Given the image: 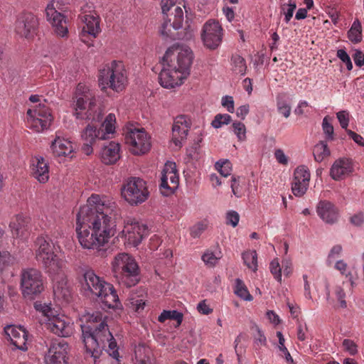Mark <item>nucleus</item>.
I'll return each instance as SVG.
<instances>
[{"mask_svg":"<svg viewBox=\"0 0 364 364\" xmlns=\"http://www.w3.org/2000/svg\"><path fill=\"white\" fill-rule=\"evenodd\" d=\"M21 289L24 296H36L44 290L42 274L33 268L25 269L21 273Z\"/></svg>","mask_w":364,"mask_h":364,"instance_id":"4468645a","label":"nucleus"},{"mask_svg":"<svg viewBox=\"0 0 364 364\" xmlns=\"http://www.w3.org/2000/svg\"><path fill=\"white\" fill-rule=\"evenodd\" d=\"M127 82V71L122 61L113 60L99 70L98 85L102 91L109 88L117 92H122Z\"/></svg>","mask_w":364,"mask_h":364,"instance_id":"0eeeda50","label":"nucleus"},{"mask_svg":"<svg viewBox=\"0 0 364 364\" xmlns=\"http://www.w3.org/2000/svg\"><path fill=\"white\" fill-rule=\"evenodd\" d=\"M316 213L326 223L333 224L338 221L339 211L338 208L328 200L320 201L316 207Z\"/></svg>","mask_w":364,"mask_h":364,"instance_id":"c85d7f7f","label":"nucleus"},{"mask_svg":"<svg viewBox=\"0 0 364 364\" xmlns=\"http://www.w3.org/2000/svg\"><path fill=\"white\" fill-rule=\"evenodd\" d=\"M222 256V252L220 250L214 252L208 250L203 254L201 259L208 267H213L218 264Z\"/></svg>","mask_w":364,"mask_h":364,"instance_id":"4c0bfd02","label":"nucleus"},{"mask_svg":"<svg viewBox=\"0 0 364 364\" xmlns=\"http://www.w3.org/2000/svg\"><path fill=\"white\" fill-rule=\"evenodd\" d=\"M330 150L326 142L321 141L315 145L314 149V159L318 162H321L330 156Z\"/></svg>","mask_w":364,"mask_h":364,"instance_id":"ea45409f","label":"nucleus"},{"mask_svg":"<svg viewBox=\"0 0 364 364\" xmlns=\"http://www.w3.org/2000/svg\"><path fill=\"white\" fill-rule=\"evenodd\" d=\"M67 6L62 0H52L46 8V20L53 32L59 37H65L68 33V18L65 13Z\"/></svg>","mask_w":364,"mask_h":364,"instance_id":"9b49d317","label":"nucleus"},{"mask_svg":"<svg viewBox=\"0 0 364 364\" xmlns=\"http://www.w3.org/2000/svg\"><path fill=\"white\" fill-rule=\"evenodd\" d=\"M4 331L11 344L17 349L26 350L28 333L21 326L9 325L4 328Z\"/></svg>","mask_w":364,"mask_h":364,"instance_id":"a878e982","label":"nucleus"},{"mask_svg":"<svg viewBox=\"0 0 364 364\" xmlns=\"http://www.w3.org/2000/svg\"><path fill=\"white\" fill-rule=\"evenodd\" d=\"M349 40L353 43H360L362 41V27L359 20L356 19L353 21L350 30L348 32Z\"/></svg>","mask_w":364,"mask_h":364,"instance_id":"a19ab883","label":"nucleus"},{"mask_svg":"<svg viewBox=\"0 0 364 364\" xmlns=\"http://www.w3.org/2000/svg\"><path fill=\"white\" fill-rule=\"evenodd\" d=\"M121 195L129 205H138L148 199L149 191L144 180L138 177H130L123 183Z\"/></svg>","mask_w":364,"mask_h":364,"instance_id":"f8f14e48","label":"nucleus"},{"mask_svg":"<svg viewBox=\"0 0 364 364\" xmlns=\"http://www.w3.org/2000/svg\"><path fill=\"white\" fill-rule=\"evenodd\" d=\"M82 289L88 296H95L108 309H121L122 304L114 286L97 276L92 269L83 274Z\"/></svg>","mask_w":364,"mask_h":364,"instance_id":"7ed1b4c3","label":"nucleus"},{"mask_svg":"<svg viewBox=\"0 0 364 364\" xmlns=\"http://www.w3.org/2000/svg\"><path fill=\"white\" fill-rule=\"evenodd\" d=\"M30 170L31 176L40 183H46L50 178L48 162L41 156H34L31 159Z\"/></svg>","mask_w":364,"mask_h":364,"instance_id":"b1692460","label":"nucleus"},{"mask_svg":"<svg viewBox=\"0 0 364 364\" xmlns=\"http://www.w3.org/2000/svg\"><path fill=\"white\" fill-rule=\"evenodd\" d=\"M130 308L136 312H141L144 309L146 301L141 296L132 294L129 297Z\"/></svg>","mask_w":364,"mask_h":364,"instance_id":"de8ad7c7","label":"nucleus"},{"mask_svg":"<svg viewBox=\"0 0 364 364\" xmlns=\"http://www.w3.org/2000/svg\"><path fill=\"white\" fill-rule=\"evenodd\" d=\"M81 325H91L94 328L100 323V322H106L105 316H103L100 311H93L92 313L87 312L80 317Z\"/></svg>","mask_w":364,"mask_h":364,"instance_id":"473e14b6","label":"nucleus"},{"mask_svg":"<svg viewBox=\"0 0 364 364\" xmlns=\"http://www.w3.org/2000/svg\"><path fill=\"white\" fill-rule=\"evenodd\" d=\"M125 140L133 154H144L151 149V136L143 128L129 129Z\"/></svg>","mask_w":364,"mask_h":364,"instance_id":"dca6fc26","label":"nucleus"},{"mask_svg":"<svg viewBox=\"0 0 364 364\" xmlns=\"http://www.w3.org/2000/svg\"><path fill=\"white\" fill-rule=\"evenodd\" d=\"M50 149L54 156L65 159H73L75 151L73 142L62 136L55 138L51 143Z\"/></svg>","mask_w":364,"mask_h":364,"instance_id":"393cba45","label":"nucleus"},{"mask_svg":"<svg viewBox=\"0 0 364 364\" xmlns=\"http://www.w3.org/2000/svg\"><path fill=\"white\" fill-rule=\"evenodd\" d=\"M337 57L346 64V68L348 70L353 69V64L349 55L343 49H339L337 51Z\"/></svg>","mask_w":364,"mask_h":364,"instance_id":"bf43d9fd","label":"nucleus"},{"mask_svg":"<svg viewBox=\"0 0 364 364\" xmlns=\"http://www.w3.org/2000/svg\"><path fill=\"white\" fill-rule=\"evenodd\" d=\"M206 228V225L203 223H198L194 225L191 230V235L193 238H198L204 232Z\"/></svg>","mask_w":364,"mask_h":364,"instance_id":"774afa93","label":"nucleus"},{"mask_svg":"<svg viewBox=\"0 0 364 364\" xmlns=\"http://www.w3.org/2000/svg\"><path fill=\"white\" fill-rule=\"evenodd\" d=\"M99 129H101L102 136L105 140L112 139L116 130V117L114 114H107Z\"/></svg>","mask_w":364,"mask_h":364,"instance_id":"2f4dec72","label":"nucleus"},{"mask_svg":"<svg viewBox=\"0 0 364 364\" xmlns=\"http://www.w3.org/2000/svg\"><path fill=\"white\" fill-rule=\"evenodd\" d=\"M105 342L108 343L109 350H107V353L109 354V356L113 359H115L116 360H118L119 352L117 343L114 337L112 336V339L106 340Z\"/></svg>","mask_w":364,"mask_h":364,"instance_id":"4d7b16f0","label":"nucleus"},{"mask_svg":"<svg viewBox=\"0 0 364 364\" xmlns=\"http://www.w3.org/2000/svg\"><path fill=\"white\" fill-rule=\"evenodd\" d=\"M277 161L284 166L287 165L289 157L285 154L284 151L281 149H277L274 153Z\"/></svg>","mask_w":364,"mask_h":364,"instance_id":"0e129e2a","label":"nucleus"},{"mask_svg":"<svg viewBox=\"0 0 364 364\" xmlns=\"http://www.w3.org/2000/svg\"><path fill=\"white\" fill-rule=\"evenodd\" d=\"M53 294L58 300L68 301L71 296V290L66 276L62 273L53 278Z\"/></svg>","mask_w":364,"mask_h":364,"instance_id":"7c9ffc66","label":"nucleus"},{"mask_svg":"<svg viewBox=\"0 0 364 364\" xmlns=\"http://www.w3.org/2000/svg\"><path fill=\"white\" fill-rule=\"evenodd\" d=\"M277 110L285 118H288L291 114V105L283 97L278 96L277 98Z\"/></svg>","mask_w":364,"mask_h":364,"instance_id":"c03bdc74","label":"nucleus"},{"mask_svg":"<svg viewBox=\"0 0 364 364\" xmlns=\"http://www.w3.org/2000/svg\"><path fill=\"white\" fill-rule=\"evenodd\" d=\"M38 28V19L31 13H23L17 18L14 31L21 38L31 40L37 33Z\"/></svg>","mask_w":364,"mask_h":364,"instance_id":"a211bd4d","label":"nucleus"},{"mask_svg":"<svg viewBox=\"0 0 364 364\" xmlns=\"http://www.w3.org/2000/svg\"><path fill=\"white\" fill-rule=\"evenodd\" d=\"M81 329L86 353L94 358L95 364H108L109 358L97 360L102 354L105 341L112 338L107 323L100 322L95 328L91 325H81Z\"/></svg>","mask_w":364,"mask_h":364,"instance_id":"39448f33","label":"nucleus"},{"mask_svg":"<svg viewBox=\"0 0 364 364\" xmlns=\"http://www.w3.org/2000/svg\"><path fill=\"white\" fill-rule=\"evenodd\" d=\"M341 252L342 247L340 245H336L333 246L328 254V262L329 263L333 262L336 258H338L340 256Z\"/></svg>","mask_w":364,"mask_h":364,"instance_id":"338daca9","label":"nucleus"},{"mask_svg":"<svg viewBox=\"0 0 364 364\" xmlns=\"http://www.w3.org/2000/svg\"><path fill=\"white\" fill-rule=\"evenodd\" d=\"M269 269L274 278L279 283L282 282V268L277 258L274 259L269 264Z\"/></svg>","mask_w":364,"mask_h":364,"instance_id":"5fc2aeb1","label":"nucleus"},{"mask_svg":"<svg viewBox=\"0 0 364 364\" xmlns=\"http://www.w3.org/2000/svg\"><path fill=\"white\" fill-rule=\"evenodd\" d=\"M215 168L223 177H228L231 175L232 164L228 159L217 161L215 164Z\"/></svg>","mask_w":364,"mask_h":364,"instance_id":"49530a36","label":"nucleus"},{"mask_svg":"<svg viewBox=\"0 0 364 364\" xmlns=\"http://www.w3.org/2000/svg\"><path fill=\"white\" fill-rule=\"evenodd\" d=\"M73 115L79 119L98 121L102 110L98 105V97L90 86L79 83L71 103Z\"/></svg>","mask_w":364,"mask_h":364,"instance_id":"20e7f679","label":"nucleus"},{"mask_svg":"<svg viewBox=\"0 0 364 364\" xmlns=\"http://www.w3.org/2000/svg\"><path fill=\"white\" fill-rule=\"evenodd\" d=\"M111 267L115 274H119L122 282L127 287L136 285L139 281V267L134 259L129 253L117 254L112 262Z\"/></svg>","mask_w":364,"mask_h":364,"instance_id":"1a4fd4ad","label":"nucleus"},{"mask_svg":"<svg viewBox=\"0 0 364 364\" xmlns=\"http://www.w3.org/2000/svg\"><path fill=\"white\" fill-rule=\"evenodd\" d=\"M193 60L192 50L186 46L174 45L163 57V68L159 74L161 85L167 89L180 87L190 75Z\"/></svg>","mask_w":364,"mask_h":364,"instance_id":"f03ea898","label":"nucleus"},{"mask_svg":"<svg viewBox=\"0 0 364 364\" xmlns=\"http://www.w3.org/2000/svg\"><path fill=\"white\" fill-rule=\"evenodd\" d=\"M232 72L238 75H245L247 70L245 60L239 55H232L230 60Z\"/></svg>","mask_w":364,"mask_h":364,"instance_id":"f704fd0d","label":"nucleus"},{"mask_svg":"<svg viewBox=\"0 0 364 364\" xmlns=\"http://www.w3.org/2000/svg\"><path fill=\"white\" fill-rule=\"evenodd\" d=\"M35 309L44 317L46 328L53 333L61 337H68L73 333V323L71 319L58 313L50 304L36 303Z\"/></svg>","mask_w":364,"mask_h":364,"instance_id":"6e6552de","label":"nucleus"},{"mask_svg":"<svg viewBox=\"0 0 364 364\" xmlns=\"http://www.w3.org/2000/svg\"><path fill=\"white\" fill-rule=\"evenodd\" d=\"M80 18L85 23L82 28L80 36L83 41V38L86 35H90L95 38L100 32V18L95 11H91L89 14L83 12L80 14Z\"/></svg>","mask_w":364,"mask_h":364,"instance_id":"bb28decb","label":"nucleus"},{"mask_svg":"<svg viewBox=\"0 0 364 364\" xmlns=\"http://www.w3.org/2000/svg\"><path fill=\"white\" fill-rule=\"evenodd\" d=\"M253 328L255 331V333L253 336V342L255 347L257 349H258L261 348L262 347L266 346L267 338L261 328L257 325H255L253 326Z\"/></svg>","mask_w":364,"mask_h":364,"instance_id":"a18cd8bd","label":"nucleus"},{"mask_svg":"<svg viewBox=\"0 0 364 364\" xmlns=\"http://www.w3.org/2000/svg\"><path fill=\"white\" fill-rule=\"evenodd\" d=\"M240 220V215L235 210H229L226 213V223L230 225L233 228L238 225Z\"/></svg>","mask_w":364,"mask_h":364,"instance_id":"680f3d73","label":"nucleus"},{"mask_svg":"<svg viewBox=\"0 0 364 364\" xmlns=\"http://www.w3.org/2000/svg\"><path fill=\"white\" fill-rule=\"evenodd\" d=\"M322 130L326 136V139L332 141L334 139V129L330 122V118L328 116L323 119Z\"/></svg>","mask_w":364,"mask_h":364,"instance_id":"603ef678","label":"nucleus"},{"mask_svg":"<svg viewBox=\"0 0 364 364\" xmlns=\"http://www.w3.org/2000/svg\"><path fill=\"white\" fill-rule=\"evenodd\" d=\"M343 346L344 350L351 355H354L358 353L357 344L350 339H344Z\"/></svg>","mask_w":364,"mask_h":364,"instance_id":"052dcab7","label":"nucleus"},{"mask_svg":"<svg viewBox=\"0 0 364 364\" xmlns=\"http://www.w3.org/2000/svg\"><path fill=\"white\" fill-rule=\"evenodd\" d=\"M350 223L356 227H360L364 223V213L358 212L350 217Z\"/></svg>","mask_w":364,"mask_h":364,"instance_id":"69168bd1","label":"nucleus"},{"mask_svg":"<svg viewBox=\"0 0 364 364\" xmlns=\"http://www.w3.org/2000/svg\"><path fill=\"white\" fill-rule=\"evenodd\" d=\"M353 171V164L348 158L336 160L330 169L331 177L336 181H341L349 176Z\"/></svg>","mask_w":364,"mask_h":364,"instance_id":"cd10ccee","label":"nucleus"},{"mask_svg":"<svg viewBox=\"0 0 364 364\" xmlns=\"http://www.w3.org/2000/svg\"><path fill=\"white\" fill-rule=\"evenodd\" d=\"M337 119L343 129H347L350 121L349 112L347 110L339 111L336 113Z\"/></svg>","mask_w":364,"mask_h":364,"instance_id":"13d9d810","label":"nucleus"},{"mask_svg":"<svg viewBox=\"0 0 364 364\" xmlns=\"http://www.w3.org/2000/svg\"><path fill=\"white\" fill-rule=\"evenodd\" d=\"M296 8V2L291 0H289V3L283 4L281 6V13L284 14V21L287 23H288L292 18Z\"/></svg>","mask_w":364,"mask_h":364,"instance_id":"09e8293b","label":"nucleus"},{"mask_svg":"<svg viewBox=\"0 0 364 364\" xmlns=\"http://www.w3.org/2000/svg\"><path fill=\"white\" fill-rule=\"evenodd\" d=\"M243 182L241 178L236 176H232L230 179V188L232 195L236 198H241L244 194Z\"/></svg>","mask_w":364,"mask_h":364,"instance_id":"37998d69","label":"nucleus"},{"mask_svg":"<svg viewBox=\"0 0 364 364\" xmlns=\"http://www.w3.org/2000/svg\"><path fill=\"white\" fill-rule=\"evenodd\" d=\"M333 294L338 301L339 306L342 309H346L347 307V302L346 301V294L342 287H335Z\"/></svg>","mask_w":364,"mask_h":364,"instance_id":"864d4df0","label":"nucleus"},{"mask_svg":"<svg viewBox=\"0 0 364 364\" xmlns=\"http://www.w3.org/2000/svg\"><path fill=\"white\" fill-rule=\"evenodd\" d=\"M231 120L232 118L228 114H218L215 116L211 124L214 128L218 129L223 125L230 124Z\"/></svg>","mask_w":364,"mask_h":364,"instance_id":"3c124183","label":"nucleus"},{"mask_svg":"<svg viewBox=\"0 0 364 364\" xmlns=\"http://www.w3.org/2000/svg\"><path fill=\"white\" fill-rule=\"evenodd\" d=\"M233 132L236 135L237 139L240 141H244L247 139L246 136V127L240 122H234L232 123Z\"/></svg>","mask_w":364,"mask_h":364,"instance_id":"8fccbe9b","label":"nucleus"},{"mask_svg":"<svg viewBox=\"0 0 364 364\" xmlns=\"http://www.w3.org/2000/svg\"><path fill=\"white\" fill-rule=\"evenodd\" d=\"M183 317V314L176 310H164L159 316L158 321L163 323L168 319H172L176 321L178 326H179L182 323Z\"/></svg>","mask_w":364,"mask_h":364,"instance_id":"79ce46f5","label":"nucleus"},{"mask_svg":"<svg viewBox=\"0 0 364 364\" xmlns=\"http://www.w3.org/2000/svg\"><path fill=\"white\" fill-rule=\"evenodd\" d=\"M311 173L307 166L301 165L296 168L291 183V191L296 197L303 196L309 186Z\"/></svg>","mask_w":364,"mask_h":364,"instance_id":"412c9836","label":"nucleus"},{"mask_svg":"<svg viewBox=\"0 0 364 364\" xmlns=\"http://www.w3.org/2000/svg\"><path fill=\"white\" fill-rule=\"evenodd\" d=\"M161 4L164 21L160 33L166 39H174L172 29L176 31L183 27L185 4L183 0H162Z\"/></svg>","mask_w":364,"mask_h":364,"instance_id":"423d86ee","label":"nucleus"},{"mask_svg":"<svg viewBox=\"0 0 364 364\" xmlns=\"http://www.w3.org/2000/svg\"><path fill=\"white\" fill-rule=\"evenodd\" d=\"M234 293L245 301H252L253 297L250 294L247 287L240 279H236L235 282Z\"/></svg>","mask_w":364,"mask_h":364,"instance_id":"58836bf2","label":"nucleus"},{"mask_svg":"<svg viewBox=\"0 0 364 364\" xmlns=\"http://www.w3.org/2000/svg\"><path fill=\"white\" fill-rule=\"evenodd\" d=\"M26 219L23 215H16L9 225L13 235L16 237L23 236L26 231Z\"/></svg>","mask_w":364,"mask_h":364,"instance_id":"72a5a7b5","label":"nucleus"},{"mask_svg":"<svg viewBox=\"0 0 364 364\" xmlns=\"http://www.w3.org/2000/svg\"><path fill=\"white\" fill-rule=\"evenodd\" d=\"M53 117L48 107L44 103L29 108L26 112V126L32 131L41 133L48 129Z\"/></svg>","mask_w":364,"mask_h":364,"instance_id":"ddd939ff","label":"nucleus"},{"mask_svg":"<svg viewBox=\"0 0 364 364\" xmlns=\"http://www.w3.org/2000/svg\"><path fill=\"white\" fill-rule=\"evenodd\" d=\"M120 149L119 143L110 141L101 148L99 159L105 165L114 164L120 159Z\"/></svg>","mask_w":364,"mask_h":364,"instance_id":"c756f323","label":"nucleus"},{"mask_svg":"<svg viewBox=\"0 0 364 364\" xmlns=\"http://www.w3.org/2000/svg\"><path fill=\"white\" fill-rule=\"evenodd\" d=\"M242 257L244 264L247 267L248 269L255 272L257 270V254L255 250H247L245 251Z\"/></svg>","mask_w":364,"mask_h":364,"instance_id":"e433bc0d","label":"nucleus"},{"mask_svg":"<svg viewBox=\"0 0 364 364\" xmlns=\"http://www.w3.org/2000/svg\"><path fill=\"white\" fill-rule=\"evenodd\" d=\"M335 268L338 270L341 274L345 275L346 277L349 278L351 282V285H353V281L352 280L351 272L348 271V264L343 260H338L335 264Z\"/></svg>","mask_w":364,"mask_h":364,"instance_id":"6e6d98bb","label":"nucleus"},{"mask_svg":"<svg viewBox=\"0 0 364 364\" xmlns=\"http://www.w3.org/2000/svg\"><path fill=\"white\" fill-rule=\"evenodd\" d=\"M35 257L37 262L50 273L58 272L63 268V262L55 252L52 240L38 237L36 240Z\"/></svg>","mask_w":364,"mask_h":364,"instance_id":"9d476101","label":"nucleus"},{"mask_svg":"<svg viewBox=\"0 0 364 364\" xmlns=\"http://www.w3.org/2000/svg\"><path fill=\"white\" fill-rule=\"evenodd\" d=\"M221 104L228 112L233 113L235 112L234 100L232 96L225 95L223 97L221 100Z\"/></svg>","mask_w":364,"mask_h":364,"instance_id":"e2e57ef3","label":"nucleus"},{"mask_svg":"<svg viewBox=\"0 0 364 364\" xmlns=\"http://www.w3.org/2000/svg\"><path fill=\"white\" fill-rule=\"evenodd\" d=\"M81 139L83 142L82 146V152L89 156L93 153V145L97 140H105L102 136L101 129H99L92 124H89L81 133Z\"/></svg>","mask_w":364,"mask_h":364,"instance_id":"4be33fe9","label":"nucleus"},{"mask_svg":"<svg viewBox=\"0 0 364 364\" xmlns=\"http://www.w3.org/2000/svg\"><path fill=\"white\" fill-rule=\"evenodd\" d=\"M179 186V176L176 164L168 161L161 171L160 190L163 195L172 194Z\"/></svg>","mask_w":364,"mask_h":364,"instance_id":"6ab92c4d","label":"nucleus"},{"mask_svg":"<svg viewBox=\"0 0 364 364\" xmlns=\"http://www.w3.org/2000/svg\"><path fill=\"white\" fill-rule=\"evenodd\" d=\"M117 205L107 198L92 194L76 216L78 242L85 250L100 251L117 232Z\"/></svg>","mask_w":364,"mask_h":364,"instance_id":"f257e3e1","label":"nucleus"},{"mask_svg":"<svg viewBox=\"0 0 364 364\" xmlns=\"http://www.w3.org/2000/svg\"><path fill=\"white\" fill-rule=\"evenodd\" d=\"M134 364H151L150 360L151 352L144 346L139 345L135 348Z\"/></svg>","mask_w":364,"mask_h":364,"instance_id":"c9c22d12","label":"nucleus"},{"mask_svg":"<svg viewBox=\"0 0 364 364\" xmlns=\"http://www.w3.org/2000/svg\"><path fill=\"white\" fill-rule=\"evenodd\" d=\"M147 227L134 219H128L124 223L122 237L128 247L138 246L146 235Z\"/></svg>","mask_w":364,"mask_h":364,"instance_id":"f3484780","label":"nucleus"},{"mask_svg":"<svg viewBox=\"0 0 364 364\" xmlns=\"http://www.w3.org/2000/svg\"><path fill=\"white\" fill-rule=\"evenodd\" d=\"M191 127L190 119L185 115H180L174 119L172 126V141L178 147H181L187 139Z\"/></svg>","mask_w":364,"mask_h":364,"instance_id":"5701e85b","label":"nucleus"},{"mask_svg":"<svg viewBox=\"0 0 364 364\" xmlns=\"http://www.w3.org/2000/svg\"><path fill=\"white\" fill-rule=\"evenodd\" d=\"M200 38L207 49H217L221 45L223 38V29L219 22L213 19L207 21L202 27Z\"/></svg>","mask_w":364,"mask_h":364,"instance_id":"2eb2a0df","label":"nucleus"},{"mask_svg":"<svg viewBox=\"0 0 364 364\" xmlns=\"http://www.w3.org/2000/svg\"><path fill=\"white\" fill-rule=\"evenodd\" d=\"M70 347L64 341H53L45 353V364H68L69 360Z\"/></svg>","mask_w":364,"mask_h":364,"instance_id":"aec40b11","label":"nucleus"}]
</instances>
